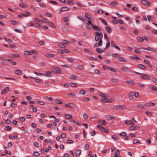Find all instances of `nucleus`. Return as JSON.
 Here are the masks:
<instances>
[{
    "instance_id": "nucleus-22",
    "label": "nucleus",
    "mask_w": 157,
    "mask_h": 157,
    "mask_svg": "<svg viewBox=\"0 0 157 157\" xmlns=\"http://www.w3.org/2000/svg\"><path fill=\"white\" fill-rule=\"evenodd\" d=\"M138 66L139 68L145 70L146 69L145 67L142 64H138Z\"/></svg>"
},
{
    "instance_id": "nucleus-51",
    "label": "nucleus",
    "mask_w": 157,
    "mask_h": 157,
    "mask_svg": "<svg viewBox=\"0 0 157 157\" xmlns=\"http://www.w3.org/2000/svg\"><path fill=\"white\" fill-rule=\"evenodd\" d=\"M133 130H138L140 128V127L138 126L134 125L133 126Z\"/></svg>"
},
{
    "instance_id": "nucleus-48",
    "label": "nucleus",
    "mask_w": 157,
    "mask_h": 157,
    "mask_svg": "<svg viewBox=\"0 0 157 157\" xmlns=\"http://www.w3.org/2000/svg\"><path fill=\"white\" fill-rule=\"evenodd\" d=\"M108 69H109V70L114 72H117V71L115 69L112 67H108Z\"/></svg>"
},
{
    "instance_id": "nucleus-33",
    "label": "nucleus",
    "mask_w": 157,
    "mask_h": 157,
    "mask_svg": "<svg viewBox=\"0 0 157 157\" xmlns=\"http://www.w3.org/2000/svg\"><path fill=\"white\" fill-rule=\"evenodd\" d=\"M137 143L140 144V141L137 139L134 140L133 141V144H135Z\"/></svg>"
},
{
    "instance_id": "nucleus-30",
    "label": "nucleus",
    "mask_w": 157,
    "mask_h": 157,
    "mask_svg": "<svg viewBox=\"0 0 157 157\" xmlns=\"http://www.w3.org/2000/svg\"><path fill=\"white\" fill-rule=\"evenodd\" d=\"M130 58L131 59H135L137 60H140V58L137 56H130Z\"/></svg>"
},
{
    "instance_id": "nucleus-2",
    "label": "nucleus",
    "mask_w": 157,
    "mask_h": 157,
    "mask_svg": "<svg viewBox=\"0 0 157 157\" xmlns=\"http://www.w3.org/2000/svg\"><path fill=\"white\" fill-rule=\"evenodd\" d=\"M52 71L55 74H60L62 71L59 68L57 67H54L52 68Z\"/></svg>"
},
{
    "instance_id": "nucleus-16",
    "label": "nucleus",
    "mask_w": 157,
    "mask_h": 157,
    "mask_svg": "<svg viewBox=\"0 0 157 157\" xmlns=\"http://www.w3.org/2000/svg\"><path fill=\"white\" fill-rule=\"evenodd\" d=\"M101 101L102 103L105 102H109L111 101H110L109 99H107L106 98H105L102 99Z\"/></svg>"
},
{
    "instance_id": "nucleus-55",
    "label": "nucleus",
    "mask_w": 157,
    "mask_h": 157,
    "mask_svg": "<svg viewBox=\"0 0 157 157\" xmlns=\"http://www.w3.org/2000/svg\"><path fill=\"white\" fill-rule=\"evenodd\" d=\"M110 46V43L109 42H108L106 44V46L105 48V50L106 49L108 48Z\"/></svg>"
},
{
    "instance_id": "nucleus-44",
    "label": "nucleus",
    "mask_w": 157,
    "mask_h": 157,
    "mask_svg": "<svg viewBox=\"0 0 157 157\" xmlns=\"http://www.w3.org/2000/svg\"><path fill=\"white\" fill-rule=\"evenodd\" d=\"M10 23L11 24H12L13 25H15L17 24V23L18 22L17 21H15L11 20L10 21Z\"/></svg>"
},
{
    "instance_id": "nucleus-46",
    "label": "nucleus",
    "mask_w": 157,
    "mask_h": 157,
    "mask_svg": "<svg viewBox=\"0 0 157 157\" xmlns=\"http://www.w3.org/2000/svg\"><path fill=\"white\" fill-rule=\"evenodd\" d=\"M70 78L71 79H75L77 78V77L74 75H70Z\"/></svg>"
},
{
    "instance_id": "nucleus-41",
    "label": "nucleus",
    "mask_w": 157,
    "mask_h": 157,
    "mask_svg": "<svg viewBox=\"0 0 157 157\" xmlns=\"http://www.w3.org/2000/svg\"><path fill=\"white\" fill-rule=\"evenodd\" d=\"M55 102L56 103L58 104H62V101L59 99H57L55 100Z\"/></svg>"
},
{
    "instance_id": "nucleus-36",
    "label": "nucleus",
    "mask_w": 157,
    "mask_h": 157,
    "mask_svg": "<svg viewBox=\"0 0 157 157\" xmlns=\"http://www.w3.org/2000/svg\"><path fill=\"white\" fill-rule=\"evenodd\" d=\"M79 93H80L83 95L85 94H86V92L85 90L83 89L79 91Z\"/></svg>"
},
{
    "instance_id": "nucleus-52",
    "label": "nucleus",
    "mask_w": 157,
    "mask_h": 157,
    "mask_svg": "<svg viewBox=\"0 0 157 157\" xmlns=\"http://www.w3.org/2000/svg\"><path fill=\"white\" fill-rule=\"evenodd\" d=\"M132 9L133 10L135 11L136 12H138L139 11L138 9L136 7H132Z\"/></svg>"
},
{
    "instance_id": "nucleus-35",
    "label": "nucleus",
    "mask_w": 157,
    "mask_h": 157,
    "mask_svg": "<svg viewBox=\"0 0 157 157\" xmlns=\"http://www.w3.org/2000/svg\"><path fill=\"white\" fill-rule=\"evenodd\" d=\"M40 155L39 153L38 152L35 151L33 153V155L35 156H38Z\"/></svg>"
},
{
    "instance_id": "nucleus-34",
    "label": "nucleus",
    "mask_w": 157,
    "mask_h": 157,
    "mask_svg": "<svg viewBox=\"0 0 157 157\" xmlns=\"http://www.w3.org/2000/svg\"><path fill=\"white\" fill-rule=\"evenodd\" d=\"M53 56V55L50 53H47L46 55V56L48 57H52Z\"/></svg>"
},
{
    "instance_id": "nucleus-47",
    "label": "nucleus",
    "mask_w": 157,
    "mask_h": 157,
    "mask_svg": "<svg viewBox=\"0 0 157 157\" xmlns=\"http://www.w3.org/2000/svg\"><path fill=\"white\" fill-rule=\"evenodd\" d=\"M70 85L72 87H77V85L74 83L71 82L70 83Z\"/></svg>"
},
{
    "instance_id": "nucleus-59",
    "label": "nucleus",
    "mask_w": 157,
    "mask_h": 157,
    "mask_svg": "<svg viewBox=\"0 0 157 157\" xmlns=\"http://www.w3.org/2000/svg\"><path fill=\"white\" fill-rule=\"evenodd\" d=\"M94 71L95 74H100V71L98 69H94Z\"/></svg>"
},
{
    "instance_id": "nucleus-11",
    "label": "nucleus",
    "mask_w": 157,
    "mask_h": 157,
    "mask_svg": "<svg viewBox=\"0 0 157 157\" xmlns=\"http://www.w3.org/2000/svg\"><path fill=\"white\" fill-rule=\"evenodd\" d=\"M81 151L80 149L77 150L75 151V154L77 157H79L81 153Z\"/></svg>"
},
{
    "instance_id": "nucleus-21",
    "label": "nucleus",
    "mask_w": 157,
    "mask_h": 157,
    "mask_svg": "<svg viewBox=\"0 0 157 157\" xmlns=\"http://www.w3.org/2000/svg\"><path fill=\"white\" fill-rule=\"evenodd\" d=\"M96 51L98 53H101L104 52L103 50L99 48H96Z\"/></svg>"
},
{
    "instance_id": "nucleus-57",
    "label": "nucleus",
    "mask_w": 157,
    "mask_h": 157,
    "mask_svg": "<svg viewBox=\"0 0 157 157\" xmlns=\"http://www.w3.org/2000/svg\"><path fill=\"white\" fill-rule=\"evenodd\" d=\"M89 148V145L88 144H86L85 147V149L86 150H88Z\"/></svg>"
},
{
    "instance_id": "nucleus-19",
    "label": "nucleus",
    "mask_w": 157,
    "mask_h": 157,
    "mask_svg": "<svg viewBox=\"0 0 157 157\" xmlns=\"http://www.w3.org/2000/svg\"><path fill=\"white\" fill-rule=\"evenodd\" d=\"M92 28L94 30H101V29L99 27L95 25H93V26H92Z\"/></svg>"
},
{
    "instance_id": "nucleus-13",
    "label": "nucleus",
    "mask_w": 157,
    "mask_h": 157,
    "mask_svg": "<svg viewBox=\"0 0 157 157\" xmlns=\"http://www.w3.org/2000/svg\"><path fill=\"white\" fill-rule=\"evenodd\" d=\"M149 87L150 89H151L155 91H157V87L155 86L150 85Z\"/></svg>"
},
{
    "instance_id": "nucleus-64",
    "label": "nucleus",
    "mask_w": 157,
    "mask_h": 157,
    "mask_svg": "<svg viewBox=\"0 0 157 157\" xmlns=\"http://www.w3.org/2000/svg\"><path fill=\"white\" fill-rule=\"evenodd\" d=\"M61 137L63 138H65L66 137V135L65 133H63L61 135Z\"/></svg>"
},
{
    "instance_id": "nucleus-7",
    "label": "nucleus",
    "mask_w": 157,
    "mask_h": 157,
    "mask_svg": "<svg viewBox=\"0 0 157 157\" xmlns=\"http://www.w3.org/2000/svg\"><path fill=\"white\" fill-rule=\"evenodd\" d=\"M121 70L123 71L126 72H131V71L129 69L128 67H122L121 68Z\"/></svg>"
},
{
    "instance_id": "nucleus-39",
    "label": "nucleus",
    "mask_w": 157,
    "mask_h": 157,
    "mask_svg": "<svg viewBox=\"0 0 157 157\" xmlns=\"http://www.w3.org/2000/svg\"><path fill=\"white\" fill-rule=\"evenodd\" d=\"M118 58V60L120 61H121L123 62H126V61L122 57H119Z\"/></svg>"
},
{
    "instance_id": "nucleus-32",
    "label": "nucleus",
    "mask_w": 157,
    "mask_h": 157,
    "mask_svg": "<svg viewBox=\"0 0 157 157\" xmlns=\"http://www.w3.org/2000/svg\"><path fill=\"white\" fill-rule=\"evenodd\" d=\"M126 82L127 83L132 85L134 84V81L132 80L126 81Z\"/></svg>"
},
{
    "instance_id": "nucleus-14",
    "label": "nucleus",
    "mask_w": 157,
    "mask_h": 157,
    "mask_svg": "<svg viewBox=\"0 0 157 157\" xmlns=\"http://www.w3.org/2000/svg\"><path fill=\"white\" fill-rule=\"evenodd\" d=\"M29 78H32V79H34L35 80V81L39 83V82H40L41 81L40 79H39L37 78H36L33 77L32 76H30Z\"/></svg>"
},
{
    "instance_id": "nucleus-56",
    "label": "nucleus",
    "mask_w": 157,
    "mask_h": 157,
    "mask_svg": "<svg viewBox=\"0 0 157 157\" xmlns=\"http://www.w3.org/2000/svg\"><path fill=\"white\" fill-rule=\"evenodd\" d=\"M87 22H88V24L89 25H90L91 26H92H92H93V25H94L93 24L91 21L90 20H87Z\"/></svg>"
},
{
    "instance_id": "nucleus-17",
    "label": "nucleus",
    "mask_w": 157,
    "mask_h": 157,
    "mask_svg": "<svg viewBox=\"0 0 157 157\" xmlns=\"http://www.w3.org/2000/svg\"><path fill=\"white\" fill-rule=\"evenodd\" d=\"M145 104L143 105L142 104H139L137 105L138 108L140 109H143L145 108Z\"/></svg>"
},
{
    "instance_id": "nucleus-26",
    "label": "nucleus",
    "mask_w": 157,
    "mask_h": 157,
    "mask_svg": "<svg viewBox=\"0 0 157 157\" xmlns=\"http://www.w3.org/2000/svg\"><path fill=\"white\" fill-rule=\"evenodd\" d=\"M24 54L27 55H30L31 54V52H30L28 51H25L24 52Z\"/></svg>"
},
{
    "instance_id": "nucleus-50",
    "label": "nucleus",
    "mask_w": 157,
    "mask_h": 157,
    "mask_svg": "<svg viewBox=\"0 0 157 157\" xmlns=\"http://www.w3.org/2000/svg\"><path fill=\"white\" fill-rule=\"evenodd\" d=\"M77 67L78 68L80 69V70H83L84 68V67H83L81 65L78 66H77Z\"/></svg>"
},
{
    "instance_id": "nucleus-49",
    "label": "nucleus",
    "mask_w": 157,
    "mask_h": 157,
    "mask_svg": "<svg viewBox=\"0 0 157 157\" xmlns=\"http://www.w3.org/2000/svg\"><path fill=\"white\" fill-rule=\"evenodd\" d=\"M22 8H25L27 7V6L26 4H24V3H21L20 4V6Z\"/></svg>"
},
{
    "instance_id": "nucleus-31",
    "label": "nucleus",
    "mask_w": 157,
    "mask_h": 157,
    "mask_svg": "<svg viewBox=\"0 0 157 157\" xmlns=\"http://www.w3.org/2000/svg\"><path fill=\"white\" fill-rule=\"evenodd\" d=\"M101 131L106 132L107 133H108L109 132V131L107 129H106L104 127H103L101 128Z\"/></svg>"
},
{
    "instance_id": "nucleus-10",
    "label": "nucleus",
    "mask_w": 157,
    "mask_h": 157,
    "mask_svg": "<svg viewBox=\"0 0 157 157\" xmlns=\"http://www.w3.org/2000/svg\"><path fill=\"white\" fill-rule=\"evenodd\" d=\"M65 106L70 108H74L75 107L74 105L72 103H69L65 105Z\"/></svg>"
},
{
    "instance_id": "nucleus-8",
    "label": "nucleus",
    "mask_w": 157,
    "mask_h": 157,
    "mask_svg": "<svg viewBox=\"0 0 157 157\" xmlns=\"http://www.w3.org/2000/svg\"><path fill=\"white\" fill-rule=\"evenodd\" d=\"M105 117L106 119L108 120H110L111 119H114L115 118V116L112 115H107Z\"/></svg>"
},
{
    "instance_id": "nucleus-20",
    "label": "nucleus",
    "mask_w": 157,
    "mask_h": 157,
    "mask_svg": "<svg viewBox=\"0 0 157 157\" xmlns=\"http://www.w3.org/2000/svg\"><path fill=\"white\" fill-rule=\"evenodd\" d=\"M64 117L67 119H70L72 118V116L70 114H66L64 115Z\"/></svg>"
},
{
    "instance_id": "nucleus-37",
    "label": "nucleus",
    "mask_w": 157,
    "mask_h": 157,
    "mask_svg": "<svg viewBox=\"0 0 157 157\" xmlns=\"http://www.w3.org/2000/svg\"><path fill=\"white\" fill-rule=\"evenodd\" d=\"M58 45L61 48H64L65 47V46L64 45L63 43H59L58 44Z\"/></svg>"
},
{
    "instance_id": "nucleus-15",
    "label": "nucleus",
    "mask_w": 157,
    "mask_h": 157,
    "mask_svg": "<svg viewBox=\"0 0 157 157\" xmlns=\"http://www.w3.org/2000/svg\"><path fill=\"white\" fill-rule=\"evenodd\" d=\"M105 29L108 33H111L112 30L110 27L108 26L106 27Z\"/></svg>"
},
{
    "instance_id": "nucleus-9",
    "label": "nucleus",
    "mask_w": 157,
    "mask_h": 157,
    "mask_svg": "<svg viewBox=\"0 0 157 157\" xmlns=\"http://www.w3.org/2000/svg\"><path fill=\"white\" fill-rule=\"evenodd\" d=\"M10 89V87H6L1 92L2 94H3L6 92L8 91Z\"/></svg>"
},
{
    "instance_id": "nucleus-28",
    "label": "nucleus",
    "mask_w": 157,
    "mask_h": 157,
    "mask_svg": "<svg viewBox=\"0 0 157 157\" xmlns=\"http://www.w3.org/2000/svg\"><path fill=\"white\" fill-rule=\"evenodd\" d=\"M62 29L63 31L65 33H67L68 31V29L65 27H63Z\"/></svg>"
},
{
    "instance_id": "nucleus-5",
    "label": "nucleus",
    "mask_w": 157,
    "mask_h": 157,
    "mask_svg": "<svg viewBox=\"0 0 157 157\" xmlns=\"http://www.w3.org/2000/svg\"><path fill=\"white\" fill-rule=\"evenodd\" d=\"M102 44V40H100L98 43H96L93 45V47L95 48L97 46H101Z\"/></svg>"
},
{
    "instance_id": "nucleus-6",
    "label": "nucleus",
    "mask_w": 157,
    "mask_h": 157,
    "mask_svg": "<svg viewBox=\"0 0 157 157\" xmlns=\"http://www.w3.org/2000/svg\"><path fill=\"white\" fill-rule=\"evenodd\" d=\"M98 94L100 96L103 98H107L109 97L108 94L102 93L101 92H98Z\"/></svg>"
},
{
    "instance_id": "nucleus-27",
    "label": "nucleus",
    "mask_w": 157,
    "mask_h": 157,
    "mask_svg": "<svg viewBox=\"0 0 157 157\" xmlns=\"http://www.w3.org/2000/svg\"><path fill=\"white\" fill-rule=\"evenodd\" d=\"M137 39L140 42H142L144 40L143 38L141 37L138 36L137 37Z\"/></svg>"
},
{
    "instance_id": "nucleus-29",
    "label": "nucleus",
    "mask_w": 157,
    "mask_h": 157,
    "mask_svg": "<svg viewBox=\"0 0 157 157\" xmlns=\"http://www.w3.org/2000/svg\"><path fill=\"white\" fill-rule=\"evenodd\" d=\"M100 122H101V124L102 125H105L106 124V123L105 121L104 120H102L101 121H98V123H99Z\"/></svg>"
},
{
    "instance_id": "nucleus-58",
    "label": "nucleus",
    "mask_w": 157,
    "mask_h": 157,
    "mask_svg": "<svg viewBox=\"0 0 157 157\" xmlns=\"http://www.w3.org/2000/svg\"><path fill=\"white\" fill-rule=\"evenodd\" d=\"M83 117L84 119L86 120L88 118V115L86 113H84L83 114Z\"/></svg>"
},
{
    "instance_id": "nucleus-43",
    "label": "nucleus",
    "mask_w": 157,
    "mask_h": 157,
    "mask_svg": "<svg viewBox=\"0 0 157 157\" xmlns=\"http://www.w3.org/2000/svg\"><path fill=\"white\" fill-rule=\"evenodd\" d=\"M151 80L153 82L157 83V79L152 78L151 79Z\"/></svg>"
},
{
    "instance_id": "nucleus-24",
    "label": "nucleus",
    "mask_w": 157,
    "mask_h": 157,
    "mask_svg": "<svg viewBox=\"0 0 157 157\" xmlns=\"http://www.w3.org/2000/svg\"><path fill=\"white\" fill-rule=\"evenodd\" d=\"M99 19L102 21V22L106 26L108 24L107 23L104 19L101 18H100Z\"/></svg>"
},
{
    "instance_id": "nucleus-53",
    "label": "nucleus",
    "mask_w": 157,
    "mask_h": 157,
    "mask_svg": "<svg viewBox=\"0 0 157 157\" xmlns=\"http://www.w3.org/2000/svg\"><path fill=\"white\" fill-rule=\"evenodd\" d=\"M126 135H127L126 133L124 132H122L119 134V135L120 136H126Z\"/></svg>"
},
{
    "instance_id": "nucleus-38",
    "label": "nucleus",
    "mask_w": 157,
    "mask_h": 157,
    "mask_svg": "<svg viewBox=\"0 0 157 157\" xmlns=\"http://www.w3.org/2000/svg\"><path fill=\"white\" fill-rule=\"evenodd\" d=\"M112 137L113 139L114 140H117L118 138V136H116L115 135H113L112 136Z\"/></svg>"
},
{
    "instance_id": "nucleus-12",
    "label": "nucleus",
    "mask_w": 157,
    "mask_h": 157,
    "mask_svg": "<svg viewBox=\"0 0 157 157\" xmlns=\"http://www.w3.org/2000/svg\"><path fill=\"white\" fill-rule=\"evenodd\" d=\"M70 10V9L67 7H63L61 8L60 10V12L67 11Z\"/></svg>"
},
{
    "instance_id": "nucleus-3",
    "label": "nucleus",
    "mask_w": 157,
    "mask_h": 157,
    "mask_svg": "<svg viewBox=\"0 0 157 157\" xmlns=\"http://www.w3.org/2000/svg\"><path fill=\"white\" fill-rule=\"evenodd\" d=\"M134 72L139 75H141V77L144 79H147V80H149L150 79V77L148 76V75H144L143 74H142L141 73L137 72L135 71H134Z\"/></svg>"
},
{
    "instance_id": "nucleus-42",
    "label": "nucleus",
    "mask_w": 157,
    "mask_h": 157,
    "mask_svg": "<svg viewBox=\"0 0 157 157\" xmlns=\"http://www.w3.org/2000/svg\"><path fill=\"white\" fill-rule=\"evenodd\" d=\"M34 73L36 75H44L45 76V75L42 73H39L36 72L35 71H34Z\"/></svg>"
},
{
    "instance_id": "nucleus-18",
    "label": "nucleus",
    "mask_w": 157,
    "mask_h": 157,
    "mask_svg": "<svg viewBox=\"0 0 157 157\" xmlns=\"http://www.w3.org/2000/svg\"><path fill=\"white\" fill-rule=\"evenodd\" d=\"M145 106H153L155 105V104L153 102H149L147 103H146L145 104Z\"/></svg>"
},
{
    "instance_id": "nucleus-25",
    "label": "nucleus",
    "mask_w": 157,
    "mask_h": 157,
    "mask_svg": "<svg viewBox=\"0 0 157 157\" xmlns=\"http://www.w3.org/2000/svg\"><path fill=\"white\" fill-rule=\"evenodd\" d=\"M51 72L50 71H46V74L45 75H46L48 77H50L52 75H51Z\"/></svg>"
},
{
    "instance_id": "nucleus-62",
    "label": "nucleus",
    "mask_w": 157,
    "mask_h": 157,
    "mask_svg": "<svg viewBox=\"0 0 157 157\" xmlns=\"http://www.w3.org/2000/svg\"><path fill=\"white\" fill-rule=\"evenodd\" d=\"M19 120L21 122H23L25 120V118L24 117H20Z\"/></svg>"
},
{
    "instance_id": "nucleus-61",
    "label": "nucleus",
    "mask_w": 157,
    "mask_h": 157,
    "mask_svg": "<svg viewBox=\"0 0 157 157\" xmlns=\"http://www.w3.org/2000/svg\"><path fill=\"white\" fill-rule=\"evenodd\" d=\"M85 17L87 18V19H90V15L88 13H86L85 14Z\"/></svg>"
},
{
    "instance_id": "nucleus-4",
    "label": "nucleus",
    "mask_w": 157,
    "mask_h": 157,
    "mask_svg": "<svg viewBox=\"0 0 157 157\" xmlns=\"http://www.w3.org/2000/svg\"><path fill=\"white\" fill-rule=\"evenodd\" d=\"M140 2L142 4L147 6H149L151 5L150 3L146 0H141Z\"/></svg>"
},
{
    "instance_id": "nucleus-23",
    "label": "nucleus",
    "mask_w": 157,
    "mask_h": 157,
    "mask_svg": "<svg viewBox=\"0 0 157 157\" xmlns=\"http://www.w3.org/2000/svg\"><path fill=\"white\" fill-rule=\"evenodd\" d=\"M15 73L16 74L19 75H21L22 74V71L21 70H17L15 71Z\"/></svg>"
},
{
    "instance_id": "nucleus-40",
    "label": "nucleus",
    "mask_w": 157,
    "mask_h": 157,
    "mask_svg": "<svg viewBox=\"0 0 157 157\" xmlns=\"http://www.w3.org/2000/svg\"><path fill=\"white\" fill-rule=\"evenodd\" d=\"M5 129L8 131H10L11 130V128L10 126H8L5 127Z\"/></svg>"
},
{
    "instance_id": "nucleus-60",
    "label": "nucleus",
    "mask_w": 157,
    "mask_h": 157,
    "mask_svg": "<svg viewBox=\"0 0 157 157\" xmlns=\"http://www.w3.org/2000/svg\"><path fill=\"white\" fill-rule=\"evenodd\" d=\"M90 60H93V61H98V59H95V58L93 57H90L89 58Z\"/></svg>"
},
{
    "instance_id": "nucleus-1",
    "label": "nucleus",
    "mask_w": 157,
    "mask_h": 157,
    "mask_svg": "<svg viewBox=\"0 0 157 157\" xmlns=\"http://www.w3.org/2000/svg\"><path fill=\"white\" fill-rule=\"evenodd\" d=\"M94 34L96 35L95 36V40L96 41H98L100 40H102L103 35L101 33H99L98 32H95Z\"/></svg>"
},
{
    "instance_id": "nucleus-54",
    "label": "nucleus",
    "mask_w": 157,
    "mask_h": 157,
    "mask_svg": "<svg viewBox=\"0 0 157 157\" xmlns=\"http://www.w3.org/2000/svg\"><path fill=\"white\" fill-rule=\"evenodd\" d=\"M145 29L147 30H151V27L149 25L146 26H145Z\"/></svg>"
},
{
    "instance_id": "nucleus-63",
    "label": "nucleus",
    "mask_w": 157,
    "mask_h": 157,
    "mask_svg": "<svg viewBox=\"0 0 157 157\" xmlns=\"http://www.w3.org/2000/svg\"><path fill=\"white\" fill-rule=\"evenodd\" d=\"M63 43H64L66 44H69V42L67 40H63Z\"/></svg>"
},
{
    "instance_id": "nucleus-45",
    "label": "nucleus",
    "mask_w": 157,
    "mask_h": 157,
    "mask_svg": "<svg viewBox=\"0 0 157 157\" xmlns=\"http://www.w3.org/2000/svg\"><path fill=\"white\" fill-rule=\"evenodd\" d=\"M52 150V148L50 146H48V148H46L45 149V151L47 153L48 152L49 150Z\"/></svg>"
}]
</instances>
